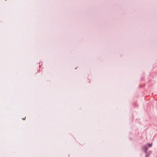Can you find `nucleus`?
I'll use <instances>...</instances> for the list:
<instances>
[{
  "instance_id": "f257e3e1",
  "label": "nucleus",
  "mask_w": 157,
  "mask_h": 157,
  "mask_svg": "<svg viewBox=\"0 0 157 157\" xmlns=\"http://www.w3.org/2000/svg\"><path fill=\"white\" fill-rule=\"evenodd\" d=\"M149 145L150 147H151L152 145V144H149Z\"/></svg>"
},
{
  "instance_id": "f03ea898",
  "label": "nucleus",
  "mask_w": 157,
  "mask_h": 157,
  "mask_svg": "<svg viewBox=\"0 0 157 157\" xmlns=\"http://www.w3.org/2000/svg\"><path fill=\"white\" fill-rule=\"evenodd\" d=\"M25 117L24 118H22V119L23 120H25Z\"/></svg>"
},
{
  "instance_id": "7ed1b4c3",
  "label": "nucleus",
  "mask_w": 157,
  "mask_h": 157,
  "mask_svg": "<svg viewBox=\"0 0 157 157\" xmlns=\"http://www.w3.org/2000/svg\"><path fill=\"white\" fill-rule=\"evenodd\" d=\"M147 150V148H146L145 151H146Z\"/></svg>"
},
{
  "instance_id": "20e7f679",
  "label": "nucleus",
  "mask_w": 157,
  "mask_h": 157,
  "mask_svg": "<svg viewBox=\"0 0 157 157\" xmlns=\"http://www.w3.org/2000/svg\"><path fill=\"white\" fill-rule=\"evenodd\" d=\"M148 155H146V157H148Z\"/></svg>"
}]
</instances>
